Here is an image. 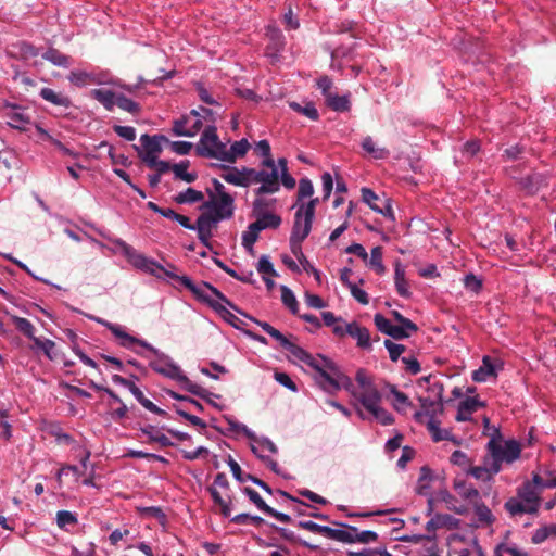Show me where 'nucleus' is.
<instances>
[{"instance_id": "36", "label": "nucleus", "mask_w": 556, "mask_h": 556, "mask_svg": "<svg viewBox=\"0 0 556 556\" xmlns=\"http://www.w3.org/2000/svg\"><path fill=\"white\" fill-rule=\"evenodd\" d=\"M327 105L336 112H346L351 108L350 96L329 94L326 99Z\"/></svg>"}, {"instance_id": "25", "label": "nucleus", "mask_w": 556, "mask_h": 556, "mask_svg": "<svg viewBox=\"0 0 556 556\" xmlns=\"http://www.w3.org/2000/svg\"><path fill=\"white\" fill-rule=\"evenodd\" d=\"M39 96L47 102L52 103L53 105L62 106L65 109L72 106V100L67 96L56 92L51 88H41L39 91Z\"/></svg>"}, {"instance_id": "44", "label": "nucleus", "mask_w": 556, "mask_h": 556, "mask_svg": "<svg viewBox=\"0 0 556 556\" xmlns=\"http://www.w3.org/2000/svg\"><path fill=\"white\" fill-rule=\"evenodd\" d=\"M33 342L34 345L30 348L33 351L40 350L49 359H53V350L55 348L54 341L48 338L35 337L33 339Z\"/></svg>"}, {"instance_id": "3", "label": "nucleus", "mask_w": 556, "mask_h": 556, "mask_svg": "<svg viewBox=\"0 0 556 556\" xmlns=\"http://www.w3.org/2000/svg\"><path fill=\"white\" fill-rule=\"evenodd\" d=\"M116 247L119 248L122 254L127 258V261L138 270H141L146 274H149L155 277L159 280L166 281L168 279H174L179 281L185 288H187L191 292V287L189 282H193L192 279L188 276H180L173 271L175 266L173 264H168V268H165L162 264L157 263L155 260L146 256L144 254L138 252L135 248L128 244L123 239H114L112 241Z\"/></svg>"}, {"instance_id": "64", "label": "nucleus", "mask_w": 556, "mask_h": 556, "mask_svg": "<svg viewBox=\"0 0 556 556\" xmlns=\"http://www.w3.org/2000/svg\"><path fill=\"white\" fill-rule=\"evenodd\" d=\"M348 556H393L386 548H363L359 552H348Z\"/></svg>"}, {"instance_id": "26", "label": "nucleus", "mask_w": 556, "mask_h": 556, "mask_svg": "<svg viewBox=\"0 0 556 556\" xmlns=\"http://www.w3.org/2000/svg\"><path fill=\"white\" fill-rule=\"evenodd\" d=\"M90 94L94 100L100 102L106 111L111 112L114 110L118 93L106 89H93Z\"/></svg>"}, {"instance_id": "40", "label": "nucleus", "mask_w": 556, "mask_h": 556, "mask_svg": "<svg viewBox=\"0 0 556 556\" xmlns=\"http://www.w3.org/2000/svg\"><path fill=\"white\" fill-rule=\"evenodd\" d=\"M188 166V161H181L180 163L173 165L172 170L175 175V178L184 180L188 184L193 182L198 178V174L194 172H187Z\"/></svg>"}, {"instance_id": "7", "label": "nucleus", "mask_w": 556, "mask_h": 556, "mask_svg": "<svg viewBox=\"0 0 556 556\" xmlns=\"http://www.w3.org/2000/svg\"><path fill=\"white\" fill-rule=\"evenodd\" d=\"M224 149L225 143L218 138L216 125H206L197 143V154L223 161Z\"/></svg>"}, {"instance_id": "6", "label": "nucleus", "mask_w": 556, "mask_h": 556, "mask_svg": "<svg viewBox=\"0 0 556 556\" xmlns=\"http://www.w3.org/2000/svg\"><path fill=\"white\" fill-rule=\"evenodd\" d=\"M317 203L318 199L316 198L311 199L307 203L298 205L290 238L305 240L308 237L312 230Z\"/></svg>"}, {"instance_id": "53", "label": "nucleus", "mask_w": 556, "mask_h": 556, "mask_svg": "<svg viewBox=\"0 0 556 556\" xmlns=\"http://www.w3.org/2000/svg\"><path fill=\"white\" fill-rule=\"evenodd\" d=\"M242 492L244 495L249 497V500L256 506L258 510L263 511L264 514L267 513L270 506L265 503V501L262 498L257 491H255L252 488L245 486L242 489Z\"/></svg>"}, {"instance_id": "35", "label": "nucleus", "mask_w": 556, "mask_h": 556, "mask_svg": "<svg viewBox=\"0 0 556 556\" xmlns=\"http://www.w3.org/2000/svg\"><path fill=\"white\" fill-rule=\"evenodd\" d=\"M387 388L393 396L392 405L395 410L402 413L412 405L408 396L405 393L399 391L394 384H388Z\"/></svg>"}, {"instance_id": "21", "label": "nucleus", "mask_w": 556, "mask_h": 556, "mask_svg": "<svg viewBox=\"0 0 556 556\" xmlns=\"http://www.w3.org/2000/svg\"><path fill=\"white\" fill-rule=\"evenodd\" d=\"M485 403L480 401L477 397H467L464 401L459 402L457 407L456 420L457 421H468L471 419L472 413H475L479 407H484Z\"/></svg>"}, {"instance_id": "49", "label": "nucleus", "mask_w": 556, "mask_h": 556, "mask_svg": "<svg viewBox=\"0 0 556 556\" xmlns=\"http://www.w3.org/2000/svg\"><path fill=\"white\" fill-rule=\"evenodd\" d=\"M219 222L212 216L208 212L201 214L197 223L193 227V230H201V231H208L212 232V229L218 224Z\"/></svg>"}, {"instance_id": "19", "label": "nucleus", "mask_w": 556, "mask_h": 556, "mask_svg": "<svg viewBox=\"0 0 556 556\" xmlns=\"http://www.w3.org/2000/svg\"><path fill=\"white\" fill-rule=\"evenodd\" d=\"M250 147V142L245 138L232 142L229 148L225 143L222 162L235 163L238 159L243 157L247 154Z\"/></svg>"}, {"instance_id": "58", "label": "nucleus", "mask_w": 556, "mask_h": 556, "mask_svg": "<svg viewBox=\"0 0 556 556\" xmlns=\"http://www.w3.org/2000/svg\"><path fill=\"white\" fill-rule=\"evenodd\" d=\"M304 240H300L299 238H290V249L294 256L299 260V262L303 265L305 270H308L306 265H308V261L302 252V242Z\"/></svg>"}, {"instance_id": "30", "label": "nucleus", "mask_w": 556, "mask_h": 556, "mask_svg": "<svg viewBox=\"0 0 556 556\" xmlns=\"http://www.w3.org/2000/svg\"><path fill=\"white\" fill-rule=\"evenodd\" d=\"M495 375V367L490 356H484L482 359V366L472 372V380L476 382H484L489 377Z\"/></svg>"}, {"instance_id": "12", "label": "nucleus", "mask_w": 556, "mask_h": 556, "mask_svg": "<svg viewBox=\"0 0 556 556\" xmlns=\"http://www.w3.org/2000/svg\"><path fill=\"white\" fill-rule=\"evenodd\" d=\"M2 115L8 119L7 124L17 130H26L31 122L27 109L18 104L5 103Z\"/></svg>"}, {"instance_id": "43", "label": "nucleus", "mask_w": 556, "mask_h": 556, "mask_svg": "<svg viewBox=\"0 0 556 556\" xmlns=\"http://www.w3.org/2000/svg\"><path fill=\"white\" fill-rule=\"evenodd\" d=\"M12 323L14 324L15 328L21 333H23L25 337H27L31 341L36 337L35 336V331H36L35 326L27 318L20 317V316H12Z\"/></svg>"}, {"instance_id": "28", "label": "nucleus", "mask_w": 556, "mask_h": 556, "mask_svg": "<svg viewBox=\"0 0 556 556\" xmlns=\"http://www.w3.org/2000/svg\"><path fill=\"white\" fill-rule=\"evenodd\" d=\"M264 226L265 225H261V222L251 223L248 230L242 233V247L247 251H253V245L257 241L258 235L263 230Z\"/></svg>"}, {"instance_id": "24", "label": "nucleus", "mask_w": 556, "mask_h": 556, "mask_svg": "<svg viewBox=\"0 0 556 556\" xmlns=\"http://www.w3.org/2000/svg\"><path fill=\"white\" fill-rule=\"evenodd\" d=\"M162 142H169V140L164 135L150 136L143 134L140 137L141 151L160 154L162 152Z\"/></svg>"}, {"instance_id": "32", "label": "nucleus", "mask_w": 556, "mask_h": 556, "mask_svg": "<svg viewBox=\"0 0 556 556\" xmlns=\"http://www.w3.org/2000/svg\"><path fill=\"white\" fill-rule=\"evenodd\" d=\"M275 203V199H265L262 195H257V198L253 201L252 204L253 216L260 217L267 214H274L271 210L274 208Z\"/></svg>"}, {"instance_id": "33", "label": "nucleus", "mask_w": 556, "mask_h": 556, "mask_svg": "<svg viewBox=\"0 0 556 556\" xmlns=\"http://www.w3.org/2000/svg\"><path fill=\"white\" fill-rule=\"evenodd\" d=\"M55 521L58 527L63 531H71V528H74L78 525L77 514L70 510H59L56 513Z\"/></svg>"}, {"instance_id": "14", "label": "nucleus", "mask_w": 556, "mask_h": 556, "mask_svg": "<svg viewBox=\"0 0 556 556\" xmlns=\"http://www.w3.org/2000/svg\"><path fill=\"white\" fill-rule=\"evenodd\" d=\"M341 526L345 527V529H343V533L348 536L346 539H340V542H342V543L368 544V543L376 542L378 540V534L375 531H371V530L359 531L356 527L348 526L345 523H341Z\"/></svg>"}, {"instance_id": "50", "label": "nucleus", "mask_w": 556, "mask_h": 556, "mask_svg": "<svg viewBox=\"0 0 556 556\" xmlns=\"http://www.w3.org/2000/svg\"><path fill=\"white\" fill-rule=\"evenodd\" d=\"M475 514L481 525L490 526L494 521L491 509L484 503L475 504Z\"/></svg>"}, {"instance_id": "4", "label": "nucleus", "mask_w": 556, "mask_h": 556, "mask_svg": "<svg viewBox=\"0 0 556 556\" xmlns=\"http://www.w3.org/2000/svg\"><path fill=\"white\" fill-rule=\"evenodd\" d=\"M191 287V293L201 302L208 305L214 309L220 317L238 330H242V320L238 318L229 308L240 313L248 317L238 308L229 299H227L217 288L208 282L202 281L200 285L189 282Z\"/></svg>"}, {"instance_id": "47", "label": "nucleus", "mask_w": 556, "mask_h": 556, "mask_svg": "<svg viewBox=\"0 0 556 556\" xmlns=\"http://www.w3.org/2000/svg\"><path fill=\"white\" fill-rule=\"evenodd\" d=\"M255 152L263 157L262 166H273L275 160L271 156L270 144L267 140H260L255 144Z\"/></svg>"}, {"instance_id": "46", "label": "nucleus", "mask_w": 556, "mask_h": 556, "mask_svg": "<svg viewBox=\"0 0 556 556\" xmlns=\"http://www.w3.org/2000/svg\"><path fill=\"white\" fill-rule=\"evenodd\" d=\"M190 122L191 116L189 114L182 115L180 118L175 119L172 128L173 134L175 136L192 137V132H189Z\"/></svg>"}, {"instance_id": "39", "label": "nucleus", "mask_w": 556, "mask_h": 556, "mask_svg": "<svg viewBox=\"0 0 556 556\" xmlns=\"http://www.w3.org/2000/svg\"><path fill=\"white\" fill-rule=\"evenodd\" d=\"M281 291V302L282 304L293 314L296 315L299 313V302L293 293V291L282 285L280 286Z\"/></svg>"}, {"instance_id": "57", "label": "nucleus", "mask_w": 556, "mask_h": 556, "mask_svg": "<svg viewBox=\"0 0 556 556\" xmlns=\"http://www.w3.org/2000/svg\"><path fill=\"white\" fill-rule=\"evenodd\" d=\"M256 269L263 276L278 275L268 255H262L260 257Z\"/></svg>"}, {"instance_id": "8", "label": "nucleus", "mask_w": 556, "mask_h": 556, "mask_svg": "<svg viewBox=\"0 0 556 556\" xmlns=\"http://www.w3.org/2000/svg\"><path fill=\"white\" fill-rule=\"evenodd\" d=\"M68 81L78 88H84L88 85H111L113 75L101 68H94L90 72L84 70H74L67 76Z\"/></svg>"}, {"instance_id": "38", "label": "nucleus", "mask_w": 556, "mask_h": 556, "mask_svg": "<svg viewBox=\"0 0 556 556\" xmlns=\"http://www.w3.org/2000/svg\"><path fill=\"white\" fill-rule=\"evenodd\" d=\"M505 508L511 516L536 513V508H534L533 506L528 507L522 501H520L519 498H515V497H510L505 503Z\"/></svg>"}, {"instance_id": "37", "label": "nucleus", "mask_w": 556, "mask_h": 556, "mask_svg": "<svg viewBox=\"0 0 556 556\" xmlns=\"http://www.w3.org/2000/svg\"><path fill=\"white\" fill-rule=\"evenodd\" d=\"M270 527L277 531L280 536L282 539H285L286 541H289V542H295V543H299L301 546H304L311 551H316L318 546L316 545H313L304 540H301L293 531L287 529V528H283V527H279V526H276L274 523L270 525Z\"/></svg>"}, {"instance_id": "13", "label": "nucleus", "mask_w": 556, "mask_h": 556, "mask_svg": "<svg viewBox=\"0 0 556 556\" xmlns=\"http://www.w3.org/2000/svg\"><path fill=\"white\" fill-rule=\"evenodd\" d=\"M226 172L222 174V178L233 186L247 188L253 184L254 168L245 167H225Z\"/></svg>"}, {"instance_id": "42", "label": "nucleus", "mask_w": 556, "mask_h": 556, "mask_svg": "<svg viewBox=\"0 0 556 556\" xmlns=\"http://www.w3.org/2000/svg\"><path fill=\"white\" fill-rule=\"evenodd\" d=\"M468 473L470 476H472L473 478H476L477 480H481V481H490L493 476H495L497 472H493L491 470V459L490 460H485V464L484 466H475V467H471L469 470H468Z\"/></svg>"}, {"instance_id": "51", "label": "nucleus", "mask_w": 556, "mask_h": 556, "mask_svg": "<svg viewBox=\"0 0 556 556\" xmlns=\"http://www.w3.org/2000/svg\"><path fill=\"white\" fill-rule=\"evenodd\" d=\"M519 496L528 507L533 506L536 508V511L539 510V494L529 483H527L523 490L519 492Z\"/></svg>"}, {"instance_id": "9", "label": "nucleus", "mask_w": 556, "mask_h": 556, "mask_svg": "<svg viewBox=\"0 0 556 556\" xmlns=\"http://www.w3.org/2000/svg\"><path fill=\"white\" fill-rule=\"evenodd\" d=\"M210 200L204 202L201 208H207L208 213L219 223L230 219L235 214V200L231 194H224L223 198H216L213 191L207 190Z\"/></svg>"}, {"instance_id": "29", "label": "nucleus", "mask_w": 556, "mask_h": 556, "mask_svg": "<svg viewBox=\"0 0 556 556\" xmlns=\"http://www.w3.org/2000/svg\"><path fill=\"white\" fill-rule=\"evenodd\" d=\"M41 56L58 67L67 68L71 65V58L55 48H49Z\"/></svg>"}, {"instance_id": "20", "label": "nucleus", "mask_w": 556, "mask_h": 556, "mask_svg": "<svg viewBox=\"0 0 556 556\" xmlns=\"http://www.w3.org/2000/svg\"><path fill=\"white\" fill-rule=\"evenodd\" d=\"M348 334L356 340L357 346L363 350H370V332L366 327L353 321L348 324Z\"/></svg>"}, {"instance_id": "34", "label": "nucleus", "mask_w": 556, "mask_h": 556, "mask_svg": "<svg viewBox=\"0 0 556 556\" xmlns=\"http://www.w3.org/2000/svg\"><path fill=\"white\" fill-rule=\"evenodd\" d=\"M433 392H435L438 402L428 399V397H419L420 406L422 410H435L442 408V395H443V386L440 382H435L432 386Z\"/></svg>"}, {"instance_id": "18", "label": "nucleus", "mask_w": 556, "mask_h": 556, "mask_svg": "<svg viewBox=\"0 0 556 556\" xmlns=\"http://www.w3.org/2000/svg\"><path fill=\"white\" fill-rule=\"evenodd\" d=\"M266 37L268 38L267 51L271 56H277L286 46V39L282 31L274 24L266 27Z\"/></svg>"}, {"instance_id": "2", "label": "nucleus", "mask_w": 556, "mask_h": 556, "mask_svg": "<svg viewBox=\"0 0 556 556\" xmlns=\"http://www.w3.org/2000/svg\"><path fill=\"white\" fill-rule=\"evenodd\" d=\"M299 361L308 365L313 370L315 383L325 392L334 394L341 389L351 391L353 383L350 377L341 371L339 366L323 355L313 356L307 351Z\"/></svg>"}, {"instance_id": "55", "label": "nucleus", "mask_w": 556, "mask_h": 556, "mask_svg": "<svg viewBox=\"0 0 556 556\" xmlns=\"http://www.w3.org/2000/svg\"><path fill=\"white\" fill-rule=\"evenodd\" d=\"M369 265L375 269L377 274H383L386 267L382 263V248L375 247L370 251Z\"/></svg>"}, {"instance_id": "5", "label": "nucleus", "mask_w": 556, "mask_h": 556, "mask_svg": "<svg viewBox=\"0 0 556 556\" xmlns=\"http://www.w3.org/2000/svg\"><path fill=\"white\" fill-rule=\"evenodd\" d=\"M501 432L497 427H492L491 440L488 443V450L491 454V470L500 472L502 463L511 464L520 457L521 446L516 440H508L504 443L497 442Z\"/></svg>"}, {"instance_id": "60", "label": "nucleus", "mask_w": 556, "mask_h": 556, "mask_svg": "<svg viewBox=\"0 0 556 556\" xmlns=\"http://www.w3.org/2000/svg\"><path fill=\"white\" fill-rule=\"evenodd\" d=\"M372 417L383 426L392 425L394 419L393 416L380 405L370 412Z\"/></svg>"}, {"instance_id": "22", "label": "nucleus", "mask_w": 556, "mask_h": 556, "mask_svg": "<svg viewBox=\"0 0 556 556\" xmlns=\"http://www.w3.org/2000/svg\"><path fill=\"white\" fill-rule=\"evenodd\" d=\"M381 400L382 395L376 387H370L369 389L364 390L357 396V401L368 413L379 406L381 404Z\"/></svg>"}, {"instance_id": "48", "label": "nucleus", "mask_w": 556, "mask_h": 556, "mask_svg": "<svg viewBox=\"0 0 556 556\" xmlns=\"http://www.w3.org/2000/svg\"><path fill=\"white\" fill-rule=\"evenodd\" d=\"M289 106L293 111L308 117L311 121H317L319 118L318 111L312 102L305 105H301L300 103L293 101L289 103Z\"/></svg>"}, {"instance_id": "54", "label": "nucleus", "mask_w": 556, "mask_h": 556, "mask_svg": "<svg viewBox=\"0 0 556 556\" xmlns=\"http://www.w3.org/2000/svg\"><path fill=\"white\" fill-rule=\"evenodd\" d=\"M116 105L127 112V113H130V114H137L140 112V105L139 103H137L136 101L127 98L125 94L123 93H118L117 94V102H116Z\"/></svg>"}, {"instance_id": "62", "label": "nucleus", "mask_w": 556, "mask_h": 556, "mask_svg": "<svg viewBox=\"0 0 556 556\" xmlns=\"http://www.w3.org/2000/svg\"><path fill=\"white\" fill-rule=\"evenodd\" d=\"M258 447V453H262L263 450H267L271 454L278 453V447L276 444L267 437L257 438L256 440H251Z\"/></svg>"}, {"instance_id": "23", "label": "nucleus", "mask_w": 556, "mask_h": 556, "mask_svg": "<svg viewBox=\"0 0 556 556\" xmlns=\"http://www.w3.org/2000/svg\"><path fill=\"white\" fill-rule=\"evenodd\" d=\"M269 336L277 342H279L280 346L288 351L296 359L305 355L306 350L291 342L282 332H280L276 328L271 331V333H269Z\"/></svg>"}, {"instance_id": "59", "label": "nucleus", "mask_w": 556, "mask_h": 556, "mask_svg": "<svg viewBox=\"0 0 556 556\" xmlns=\"http://www.w3.org/2000/svg\"><path fill=\"white\" fill-rule=\"evenodd\" d=\"M383 344L388 350L389 357L392 362H397L401 357V354L405 351V346L403 344L395 343L390 339H386Z\"/></svg>"}, {"instance_id": "63", "label": "nucleus", "mask_w": 556, "mask_h": 556, "mask_svg": "<svg viewBox=\"0 0 556 556\" xmlns=\"http://www.w3.org/2000/svg\"><path fill=\"white\" fill-rule=\"evenodd\" d=\"M374 323H375V326L377 327V329L387 336H389V333L391 332V329L394 326L388 318H386L380 313H378L374 316Z\"/></svg>"}, {"instance_id": "16", "label": "nucleus", "mask_w": 556, "mask_h": 556, "mask_svg": "<svg viewBox=\"0 0 556 556\" xmlns=\"http://www.w3.org/2000/svg\"><path fill=\"white\" fill-rule=\"evenodd\" d=\"M298 526L302 529L308 530L313 533L321 534L330 540L340 542V539H346L348 536L343 533V529H334L328 526L316 523L312 520H301Z\"/></svg>"}, {"instance_id": "17", "label": "nucleus", "mask_w": 556, "mask_h": 556, "mask_svg": "<svg viewBox=\"0 0 556 556\" xmlns=\"http://www.w3.org/2000/svg\"><path fill=\"white\" fill-rule=\"evenodd\" d=\"M519 186L526 194H536L547 187V176L541 173H532L523 178H520Z\"/></svg>"}, {"instance_id": "52", "label": "nucleus", "mask_w": 556, "mask_h": 556, "mask_svg": "<svg viewBox=\"0 0 556 556\" xmlns=\"http://www.w3.org/2000/svg\"><path fill=\"white\" fill-rule=\"evenodd\" d=\"M437 498L446 504L450 510H454L456 514L463 515L466 511L465 506H455L456 498L447 490H441L437 493Z\"/></svg>"}, {"instance_id": "15", "label": "nucleus", "mask_w": 556, "mask_h": 556, "mask_svg": "<svg viewBox=\"0 0 556 556\" xmlns=\"http://www.w3.org/2000/svg\"><path fill=\"white\" fill-rule=\"evenodd\" d=\"M432 481V470L429 467H422L420 469V476L417 481L416 492L421 496L427 497V514L431 515L433 510V497L430 494Z\"/></svg>"}, {"instance_id": "31", "label": "nucleus", "mask_w": 556, "mask_h": 556, "mask_svg": "<svg viewBox=\"0 0 556 556\" xmlns=\"http://www.w3.org/2000/svg\"><path fill=\"white\" fill-rule=\"evenodd\" d=\"M453 485L457 494L466 501L472 502L480 497L479 491L473 485L467 483L465 480L456 479Z\"/></svg>"}, {"instance_id": "61", "label": "nucleus", "mask_w": 556, "mask_h": 556, "mask_svg": "<svg viewBox=\"0 0 556 556\" xmlns=\"http://www.w3.org/2000/svg\"><path fill=\"white\" fill-rule=\"evenodd\" d=\"M464 286L467 290L477 294L482 289V280L472 273H469L464 277Z\"/></svg>"}, {"instance_id": "41", "label": "nucleus", "mask_w": 556, "mask_h": 556, "mask_svg": "<svg viewBox=\"0 0 556 556\" xmlns=\"http://www.w3.org/2000/svg\"><path fill=\"white\" fill-rule=\"evenodd\" d=\"M204 199L203 192L193 188H187L185 191L179 192L175 200L180 204H193Z\"/></svg>"}, {"instance_id": "11", "label": "nucleus", "mask_w": 556, "mask_h": 556, "mask_svg": "<svg viewBox=\"0 0 556 556\" xmlns=\"http://www.w3.org/2000/svg\"><path fill=\"white\" fill-rule=\"evenodd\" d=\"M217 488L224 490L229 489V482L227 476L224 472H219L215 476L213 485L208 488V492L212 496L214 504L219 506V511L223 515V517H230L232 511L231 500L230 497H228L227 500L224 498L217 491Z\"/></svg>"}, {"instance_id": "10", "label": "nucleus", "mask_w": 556, "mask_h": 556, "mask_svg": "<svg viewBox=\"0 0 556 556\" xmlns=\"http://www.w3.org/2000/svg\"><path fill=\"white\" fill-rule=\"evenodd\" d=\"M270 170L255 169L253 174V184H261L254 190L256 195L273 194L280 190L279 170L276 163L273 166H266Z\"/></svg>"}, {"instance_id": "45", "label": "nucleus", "mask_w": 556, "mask_h": 556, "mask_svg": "<svg viewBox=\"0 0 556 556\" xmlns=\"http://www.w3.org/2000/svg\"><path fill=\"white\" fill-rule=\"evenodd\" d=\"M362 148L378 160L386 159L389 155V151L387 149L376 148L375 141L370 136L363 139Z\"/></svg>"}, {"instance_id": "1", "label": "nucleus", "mask_w": 556, "mask_h": 556, "mask_svg": "<svg viewBox=\"0 0 556 556\" xmlns=\"http://www.w3.org/2000/svg\"><path fill=\"white\" fill-rule=\"evenodd\" d=\"M87 318L90 320L96 321L97 324H100L108 328L116 338L121 339L119 344L125 349H132V344H139L140 346L144 348L149 352H151L154 355V358H151L147 354L135 350V353L149 359V367L168 378L172 380H175L179 383L181 389L188 391L189 393L197 395L203 400H208V396L212 395L210 391L202 388L201 386L192 382L181 370L180 366L176 364L173 358L165 354L164 352L160 351L159 349L154 348L152 344H150L148 341L136 338L129 333H127L119 325L112 324L103 318L93 316V315H86Z\"/></svg>"}, {"instance_id": "27", "label": "nucleus", "mask_w": 556, "mask_h": 556, "mask_svg": "<svg viewBox=\"0 0 556 556\" xmlns=\"http://www.w3.org/2000/svg\"><path fill=\"white\" fill-rule=\"evenodd\" d=\"M427 427H428V430L430 431V433L432 435V440L434 442L447 440V441H452L456 444L459 443V441L454 438V435L451 433L450 430L441 429L439 427V422L435 420V418L433 416H430V419H428Z\"/></svg>"}, {"instance_id": "56", "label": "nucleus", "mask_w": 556, "mask_h": 556, "mask_svg": "<svg viewBox=\"0 0 556 556\" xmlns=\"http://www.w3.org/2000/svg\"><path fill=\"white\" fill-rule=\"evenodd\" d=\"M227 424L229 425L230 431L242 432L248 439L256 440V434L250 428H248L244 424L236 421L232 417L225 416Z\"/></svg>"}]
</instances>
